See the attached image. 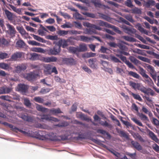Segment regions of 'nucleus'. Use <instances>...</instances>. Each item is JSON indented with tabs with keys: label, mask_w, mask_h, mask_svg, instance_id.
<instances>
[{
	"label": "nucleus",
	"mask_w": 159,
	"mask_h": 159,
	"mask_svg": "<svg viewBox=\"0 0 159 159\" xmlns=\"http://www.w3.org/2000/svg\"><path fill=\"white\" fill-rule=\"evenodd\" d=\"M24 134L26 136L39 139H42L43 138L47 137L45 132L43 131L39 130L33 132L32 131L28 130L27 131H25V133Z\"/></svg>",
	"instance_id": "obj_1"
},
{
	"label": "nucleus",
	"mask_w": 159,
	"mask_h": 159,
	"mask_svg": "<svg viewBox=\"0 0 159 159\" xmlns=\"http://www.w3.org/2000/svg\"><path fill=\"white\" fill-rule=\"evenodd\" d=\"M41 118L39 119V118H37L38 119H39L41 120H42L43 121H44V120H45L48 121H53L54 122H58L59 121V120L58 119L49 116L48 115L45 114H42L40 115Z\"/></svg>",
	"instance_id": "obj_2"
},
{
	"label": "nucleus",
	"mask_w": 159,
	"mask_h": 159,
	"mask_svg": "<svg viewBox=\"0 0 159 159\" xmlns=\"http://www.w3.org/2000/svg\"><path fill=\"white\" fill-rule=\"evenodd\" d=\"M136 26L138 28V30L142 33H143L146 35L149 36H153L154 39L157 40V41H159V37L157 36L155 34H152L151 35L148 34V31L145 29H144L141 26V25L139 23H138Z\"/></svg>",
	"instance_id": "obj_3"
},
{
	"label": "nucleus",
	"mask_w": 159,
	"mask_h": 159,
	"mask_svg": "<svg viewBox=\"0 0 159 159\" xmlns=\"http://www.w3.org/2000/svg\"><path fill=\"white\" fill-rule=\"evenodd\" d=\"M39 76L38 73H36L35 71L31 72L24 75L25 78L29 81H33Z\"/></svg>",
	"instance_id": "obj_4"
},
{
	"label": "nucleus",
	"mask_w": 159,
	"mask_h": 159,
	"mask_svg": "<svg viewBox=\"0 0 159 159\" xmlns=\"http://www.w3.org/2000/svg\"><path fill=\"white\" fill-rule=\"evenodd\" d=\"M61 51V48L56 43L53 48L49 49L48 52L49 55H57L59 54Z\"/></svg>",
	"instance_id": "obj_5"
},
{
	"label": "nucleus",
	"mask_w": 159,
	"mask_h": 159,
	"mask_svg": "<svg viewBox=\"0 0 159 159\" xmlns=\"http://www.w3.org/2000/svg\"><path fill=\"white\" fill-rule=\"evenodd\" d=\"M23 56V53L16 52L12 54L11 57L8 59L10 61H16L18 60Z\"/></svg>",
	"instance_id": "obj_6"
},
{
	"label": "nucleus",
	"mask_w": 159,
	"mask_h": 159,
	"mask_svg": "<svg viewBox=\"0 0 159 159\" xmlns=\"http://www.w3.org/2000/svg\"><path fill=\"white\" fill-rule=\"evenodd\" d=\"M62 61L66 64L70 66L75 65L77 63L76 61L72 57L64 58Z\"/></svg>",
	"instance_id": "obj_7"
},
{
	"label": "nucleus",
	"mask_w": 159,
	"mask_h": 159,
	"mask_svg": "<svg viewBox=\"0 0 159 159\" xmlns=\"http://www.w3.org/2000/svg\"><path fill=\"white\" fill-rule=\"evenodd\" d=\"M27 68L26 65L25 63L19 64L15 66V71L16 73H20L23 71H24Z\"/></svg>",
	"instance_id": "obj_8"
},
{
	"label": "nucleus",
	"mask_w": 159,
	"mask_h": 159,
	"mask_svg": "<svg viewBox=\"0 0 159 159\" xmlns=\"http://www.w3.org/2000/svg\"><path fill=\"white\" fill-rule=\"evenodd\" d=\"M7 27L8 30V34L11 37H13L15 36V34L16 32L14 27L9 24H7Z\"/></svg>",
	"instance_id": "obj_9"
},
{
	"label": "nucleus",
	"mask_w": 159,
	"mask_h": 159,
	"mask_svg": "<svg viewBox=\"0 0 159 159\" xmlns=\"http://www.w3.org/2000/svg\"><path fill=\"white\" fill-rule=\"evenodd\" d=\"M57 43L60 48L61 47L64 48H66L69 45L67 43L66 39H61L59 40Z\"/></svg>",
	"instance_id": "obj_10"
},
{
	"label": "nucleus",
	"mask_w": 159,
	"mask_h": 159,
	"mask_svg": "<svg viewBox=\"0 0 159 159\" xmlns=\"http://www.w3.org/2000/svg\"><path fill=\"white\" fill-rule=\"evenodd\" d=\"M83 25L84 26L93 28L99 30H102V28L100 26L94 24H91L88 22H84L83 23Z\"/></svg>",
	"instance_id": "obj_11"
},
{
	"label": "nucleus",
	"mask_w": 159,
	"mask_h": 159,
	"mask_svg": "<svg viewBox=\"0 0 159 159\" xmlns=\"http://www.w3.org/2000/svg\"><path fill=\"white\" fill-rule=\"evenodd\" d=\"M57 60V58L54 57H43L42 58L43 61L47 63L56 62Z\"/></svg>",
	"instance_id": "obj_12"
},
{
	"label": "nucleus",
	"mask_w": 159,
	"mask_h": 159,
	"mask_svg": "<svg viewBox=\"0 0 159 159\" xmlns=\"http://www.w3.org/2000/svg\"><path fill=\"white\" fill-rule=\"evenodd\" d=\"M28 58L31 61H35L38 59L39 56L35 53H30L27 54Z\"/></svg>",
	"instance_id": "obj_13"
},
{
	"label": "nucleus",
	"mask_w": 159,
	"mask_h": 159,
	"mask_svg": "<svg viewBox=\"0 0 159 159\" xmlns=\"http://www.w3.org/2000/svg\"><path fill=\"white\" fill-rule=\"evenodd\" d=\"M18 86L19 91L22 93H26L28 89L27 86L24 84H19Z\"/></svg>",
	"instance_id": "obj_14"
},
{
	"label": "nucleus",
	"mask_w": 159,
	"mask_h": 159,
	"mask_svg": "<svg viewBox=\"0 0 159 159\" xmlns=\"http://www.w3.org/2000/svg\"><path fill=\"white\" fill-rule=\"evenodd\" d=\"M17 30L21 35L25 38H26L28 35V33H27L24 28L22 27H17Z\"/></svg>",
	"instance_id": "obj_15"
},
{
	"label": "nucleus",
	"mask_w": 159,
	"mask_h": 159,
	"mask_svg": "<svg viewBox=\"0 0 159 159\" xmlns=\"http://www.w3.org/2000/svg\"><path fill=\"white\" fill-rule=\"evenodd\" d=\"M148 134L149 137L151 139L155 142L158 143L159 139L157 137L156 135L152 131L148 129Z\"/></svg>",
	"instance_id": "obj_16"
},
{
	"label": "nucleus",
	"mask_w": 159,
	"mask_h": 159,
	"mask_svg": "<svg viewBox=\"0 0 159 159\" xmlns=\"http://www.w3.org/2000/svg\"><path fill=\"white\" fill-rule=\"evenodd\" d=\"M50 113L54 115H57V114L62 113L63 112L59 108H52L49 110Z\"/></svg>",
	"instance_id": "obj_17"
},
{
	"label": "nucleus",
	"mask_w": 159,
	"mask_h": 159,
	"mask_svg": "<svg viewBox=\"0 0 159 159\" xmlns=\"http://www.w3.org/2000/svg\"><path fill=\"white\" fill-rule=\"evenodd\" d=\"M19 117L24 120L27 122H32L33 120V118L31 117L28 116L27 115H25L24 114L20 115Z\"/></svg>",
	"instance_id": "obj_18"
},
{
	"label": "nucleus",
	"mask_w": 159,
	"mask_h": 159,
	"mask_svg": "<svg viewBox=\"0 0 159 159\" xmlns=\"http://www.w3.org/2000/svg\"><path fill=\"white\" fill-rule=\"evenodd\" d=\"M131 143L133 146L138 151H139L142 150L141 146L138 142L132 140L131 142Z\"/></svg>",
	"instance_id": "obj_19"
},
{
	"label": "nucleus",
	"mask_w": 159,
	"mask_h": 159,
	"mask_svg": "<svg viewBox=\"0 0 159 159\" xmlns=\"http://www.w3.org/2000/svg\"><path fill=\"white\" fill-rule=\"evenodd\" d=\"M8 126L11 129V130L15 132H17L18 131L23 133L24 134L25 133V131H23L20 129H19L18 128L13 126L12 125L10 124H9Z\"/></svg>",
	"instance_id": "obj_20"
},
{
	"label": "nucleus",
	"mask_w": 159,
	"mask_h": 159,
	"mask_svg": "<svg viewBox=\"0 0 159 159\" xmlns=\"http://www.w3.org/2000/svg\"><path fill=\"white\" fill-rule=\"evenodd\" d=\"M44 71L45 74L50 75L51 74L52 68L51 65L49 64L45 65L44 66Z\"/></svg>",
	"instance_id": "obj_21"
},
{
	"label": "nucleus",
	"mask_w": 159,
	"mask_h": 159,
	"mask_svg": "<svg viewBox=\"0 0 159 159\" xmlns=\"http://www.w3.org/2000/svg\"><path fill=\"white\" fill-rule=\"evenodd\" d=\"M93 28H91L86 29L84 30L83 33L85 34L92 35L93 34L96 33V31L93 29Z\"/></svg>",
	"instance_id": "obj_22"
},
{
	"label": "nucleus",
	"mask_w": 159,
	"mask_h": 159,
	"mask_svg": "<svg viewBox=\"0 0 159 159\" xmlns=\"http://www.w3.org/2000/svg\"><path fill=\"white\" fill-rule=\"evenodd\" d=\"M30 35L33 37L34 39L37 40L38 41L44 43H46L47 41L45 39L38 36L32 34H31Z\"/></svg>",
	"instance_id": "obj_23"
},
{
	"label": "nucleus",
	"mask_w": 159,
	"mask_h": 159,
	"mask_svg": "<svg viewBox=\"0 0 159 159\" xmlns=\"http://www.w3.org/2000/svg\"><path fill=\"white\" fill-rule=\"evenodd\" d=\"M138 90H140L141 92L145 94L148 95L149 93L148 91H150V90H151V89L149 88L147 89L143 86L142 85L141 86V84H140V86L138 89Z\"/></svg>",
	"instance_id": "obj_24"
},
{
	"label": "nucleus",
	"mask_w": 159,
	"mask_h": 159,
	"mask_svg": "<svg viewBox=\"0 0 159 159\" xmlns=\"http://www.w3.org/2000/svg\"><path fill=\"white\" fill-rule=\"evenodd\" d=\"M5 14L9 20H13V14L10 11L6 9L4 10Z\"/></svg>",
	"instance_id": "obj_25"
},
{
	"label": "nucleus",
	"mask_w": 159,
	"mask_h": 159,
	"mask_svg": "<svg viewBox=\"0 0 159 159\" xmlns=\"http://www.w3.org/2000/svg\"><path fill=\"white\" fill-rule=\"evenodd\" d=\"M80 41L86 42H88L90 41L93 39L92 38V37H89L84 35H80Z\"/></svg>",
	"instance_id": "obj_26"
},
{
	"label": "nucleus",
	"mask_w": 159,
	"mask_h": 159,
	"mask_svg": "<svg viewBox=\"0 0 159 159\" xmlns=\"http://www.w3.org/2000/svg\"><path fill=\"white\" fill-rule=\"evenodd\" d=\"M96 61V59L95 58H91L89 59L88 61L89 66L91 68L95 69L96 66L95 64V63Z\"/></svg>",
	"instance_id": "obj_27"
},
{
	"label": "nucleus",
	"mask_w": 159,
	"mask_h": 159,
	"mask_svg": "<svg viewBox=\"0 0 159 159\" xmlns=\"http://www.w3.org/2000/svg\"><path fill=\"white\" fill-rule=\"evenodd\" d=\"M49 138L50 140L52 141H56L58 139L56 136V134L55 133H53L51 132L49 133L48 134Z\"/></svg>",
	"instance_id": "obj_28"
},
{
	"label": "nucleus",
	"mask_w": 159,
	"mask_h": 159,
	"mask_svg": "<svg viewBox=\"0 0 159 159\" xmlns=\"http://www.w3.org/2000/svg\"><path fill=\"white\" fill-rule=\"evenodd\" d=\"M140 84L139 83H135L132 81L129 82V85L134 89H137L140 86Z\"/></svg>",
	"instance_id": "obj_29"
},
{
	"label": "nucleus",
	"mask_w": 159,
	"mask_h": 159,
	"mask_svg": "<svg viewBox=\"0 0 159 159\" xmlns=\"http://www.w3.org/2000/svg\"><path fill=\"white\" fill-rule=\"evenodd\" d=\"M25 45V43L23 40L19 39L16 43V47L21 48H23Z\"/></svg>",
	"instance_id": "obj_30"
},
{
	"label": "nucleus",
	"mask_w": 159,
	"mask_h": 159,
	"mask_svg": "<svg viewBox=\"0 0 159 159\" xmlns=\"http://www.w3.org/2000/svg\"><path fill=\"white\" fill-rule=\"evenodd\" d=\"M69 50L70 53L73 54H77L79 52L78 47H69Z\"/></svg>",
	"instance_id": "obj_31"
},
{
	"label": "nucleus",
	"mask_w": 159,
	"mask_h": 159,
	"mask_svg": "<svg viewBox=\"0 0 159 159\" xmlns=\"http://www.w3.org/2000/svg\"><path fill=\"white\" fill-rule=\"evenodd\" d=\"M78 48L79 52H85L87 50V46L85 44H80Z\"/></svg>",
	"instance_id": "obj_32"
},
{
	"label": "nucleus",
	"mask_w": 159,
	"mask_h": 159,
	"mask_svg": "<svg viewBox=\"0 0 159 159\" xmlns=\"http://www.w3.org/2000/svg\"><path fill=\"white\" fill-rule=\"evenodd\" d=\"M96 54L95 53H93L91 52H87L82 54V57L83 58H89L90 57H94Z\"/></svg>",
	"instance_id": "obj_33"
},
{
	"label": "nucleus",
	"mask_w": 159,
	"mask_h": 159,
	"mask_svg": "<svg viewBox=\"0 0 159 159\" xmlns=\"http://www.w3.org/2000/svg\"><path fill=\"white\" fill-rule=\"evenodd\" d=\"M124 31L126 34H131L134 33L135 32L136 30L128 26Z\"/></svg>",
	"instance_id": "obj_34"
},
{
	"label": "nucleus",
	"mask_w": 159,
	"mask_h": 159,
	"mask_svg": "<svg viewBox=\"0 0 159 159\" xmlns=\"http://www.w3.org/2000/svg\"><path fill=\"white\" fill-rule=\"evenodd\" d=\"M118 133L120 137L125 138L127 139H129V137L127 134L124 131L120 130L118 131Z\"/></svg>",
	"instance_id": "obj_35"
},
{
	"label": "nucleus",
	"mask_w": 159,
	"mask_h": 159,
	"mask_svg": "<svg viewBox=\"0 0 159 159\" xmlns=\"http://www.w3.org/2000/svg\"><path fill=\"white\" fill-rule=\"evenodd\" d=\"M117 46L120 48V50L119 51H127L128 48L127 47L123 44L122 43H119L117 44Z\"/></svg>",
	"instance_id": "obj_36"
},
{
	"label": "nucleus",
	"mask_w": 159,
	"mask_h": 159,
	"mask_svg": "<svg viewBox=\"0 0 159 159\" xmlns=\"http://www.w3.org/2000/svg\"><path fill=\"white\" fill-rule=\"evenodd\" d=\"M138 115L142 120L143 121L148 120V117L143 113L138 112Z\"/></svg>",
	"instance_id": "obj_37"
},
{
	"label": "nucleus",
	"mask_w": 159,
	"mask_h": 159,
	"mask_svg": "<svg viewBox=\"0 0 159 159\" xmlns=\"http://www.w3.org/2000/svg\"><path fill=\"white\" fill-rule=\"evenodd\" d=\"M124 17L131 23H134V20L132 16L130 14H127L124 16Z\"/></svg>",
	"instance_id": "obj_38"
},
{
	"label": "nucleus",
	"mask_w": 159,
	"mask_h": 159,
	"mask_svg": "<svg viewBox=\"0 0 159 159\" xmlns=\"http://www.w3.org/2000/svg\"><path fill=\"white\" fill-rule=\"evenodd\" d=\"M99 25L100 26H104L110 28L111 25V24L108 23L106 22H104L102 20H100L99 21Z\"/></svg>",
	"instance_id": "obj_39"
},
{
	"label": "nucleus",
	"mask_w": 159,
	"mask_h": 159,
	"mask_svg": "<svg viewBox=\"0 0 159 159\" xmlns=\"http://www.w3.org/2000/svg\"><path fill=\"white\" fill-rule=\"evenodd\" d=\"M36 108V109L38 111L42 112H46L47 111V110H48V108L43 107L42 106L38 104H37Z\"/></svg>",
	"instance_id": "obj_40"
},
{
	"label": "nucleus",
	"mask_w": 159,
	"mask_h": 159,
	"mask_svg": "<svg viewBox=\"0 0 159 159\" xmlns=\"http://www.w3.org/2000/svg\"><path fill=\"white\" fill-rule=\"evenodd\" d=\"M122 38H123L125 40L130 42H136V39L134 38L130 37L129 36H124L122 37Z\"/></svg>",
	"instance_id": "obj_41"
},
{
	"label": "nucleus",
	"mask_w": 159,
	"mask_h": 159,
	"mask_svg": "<svg viewBox=\"0 0 159 159\" xmlns=\"http://www.w3.org/2000/svg\"><path fill=\"white\" fill-rule=\"evenodd\" d=\"M139 71L140 74L143 77L148 78V75L146 74V71L142 68H139Z\"/></svg>",
	"instance_id": "obj_42"
},
{
	"label": "nucleus",
	"mask_w": 159,
	"mask_h": 159,
	"mask_svg": "<svg viewBox=\"0 0 159 159\" xmlns=\"http://www.w3.org/2000/svg\"><path fill=\"white\" fill-rule=\"evenodd\" d=\"M128 75L134 77L136 79H139L140 75L136 72L130 71L128 72Z\"/></svg>",
	"instance_id": "obj_43"
},
{
	"label": "nucleus",
	"mask_w": 159,
	"mask_h": 159,
	"mask_svg": "<svg viewBox=\"0 0 159 159\" xmlns=\"http://www.w3.org/2000/svg\"><path fill=\"white\" fill-rule=\"evenodd\" d=\"M131 11H132L131 13L133 14H141L142 13L141 9L136 7L131 9Z\"/></svg>",
	"instance_id": "obj_44"
},
{
	"label": "nucleus",
	"mask_w": 159,
	"mask_h": 159,
	"mask_svg": "<svg viewBox=\"0 0 159 159\" xmlns=\"http://www.w3.org/2000/svg\"><path fill=\"white\" fill-rule=\"evenodd\" d=\"M148 71L149 72L151 75L154 73L155 70L154 68L150 65L148 64L147 66Z\"/></svg>",
	"instance_id": "obj_45"
},
{
	"label": "nucleus",
	"mask_w": 159,
	"mask_h": 159,
	"mask_svg": "<svg viewBox=\"0 0 159 159\" xmlns=\"http://www.w3.org/2000/svg\"><path fill=\"white\" fill-rule=\"evenodd\" d=\"M131 119L133 122L137 125L142 127L143 126L142 123L138 120L136 117H132Z\"/></svg>",
	"instance_id": "obj_46"
},
{
	"label": "nucleus",
	"mask_w": 159,
	"mask_h": 159,
	"mask_svg": "<svg viewBox=\"0 0 159 159\" xmlns=\"http://www.w3.org/2000/svg\"><path fill=\"white\" fill-rule=\"evenodd\" d=\"M0 68L4 70H7L9 68V65L4 62L0 63Z\"/></svg>",
	"instance_id": "obj_47"
},
{
	"label": "nucleus",
	"mask_w": 159,
	"mask_h": 159,
	"mask_svg": "<svg viewBox=\"0 0 159 159\" xmlns=\"http://www.w3.org/2000/svg\"><path fill=\"white\" fill-rule=\"evenodd\" d=\"M9 57L7 53L5 52H0V60Z\"/></svg>",
	"instance_id": "obj_48"
},
{
	"label": "nucleus",
	"mask_w": 159,
	"mask_h": 159,
	"mask_svg": "<svg viewBox=\"0 0 159 159\" xmlns=\"http://www.w3.org/2000/svg\"><path fill=\"white\" fill-rule=\"evenodd\" d=\"M80 119L82 120L86 121L88 122L89 121L91 120V119L90 118L88 117L87 115H85L83 113L82 114Z\"/></svg>",
	"instance_id": "obj_49"
},
{
	"label": "nucleus",
	"mask_w": 159,
	"mask_h": 159,
	"mask_svg": "<svg viewBox=\"0 0 159 159\" xmlns=\"http://www.w3.org/2000/svg\"><path fill=\"white\" fill-rule=\"evenodd\" d=\"M34 100L36 102L39 103H43L44 101L43 98L39 96L35 97L34 98Z\"/></svg>",
	"instance_id": "obj_50"
},
{
	"label": "nucleus",
	"mask_w": 159,
	"mask_h": 159,
	"mask_svg": "<svg viewBox=\"0 0 159 159\" xmlns=\"http://www.w3.org/2000/svg\"><path fill=\"white\" fill-rule=\"evenodd\" d=\"M131 94L135 99L137 100L140 101H142V99L141 98V97L139 94H135L133 93H132Z\"/></svg>",
	"instance_id": "obj_51"
},
{
	"label": "nucleus",
	"mask_w": 159,
	"mask_h": 159,
	"mask_svg": "<svg viewBox=\"0 0 159 159\" xmlns=\"http://www.w3.org/2000/svg\"><path fill=\"white\" fill-rule=\"evenodd\" d=\"M28 43L29 44L32 46H41V44L40 43H38L34 40H30L28 41Z\"/></svg>",
	"instance_id": "obj_52"
},
{
	"label": "nucleus",
	"mask_w": 159,
	"mask_h": 159,
	"mask_svg": "<svg viewBox=\"0 0 159 159\" xmlns=\"http://www.w3.org/2000/svg\"><path fill=\"white\" fill-rule=\"evenodd\" d=\"M91 2L96 7L101 5V3L99 0H90Z\"/></svg>",
	"instance_id": "obj_53"
},
{
	"label": "nucleus",
	"mask_w": 159,
	"mask_h": 159,
	"mask_svg": "<svg viewBox=\"0 0 159 159\" xmlns=\"http://www.w3.org/2000/svg\"><path fill=\"white\" fill-rule=\"evenodd\" d=\"M99 15L100 17L105 20L109 21L110 20V17L107 15L102 13H99Z\"/></svg>",
	"instance_id": "obj_54"
},
{
	"label": "nucleus",
	"mask_w": 159,
	"mask_h": 159,
	"mask_svg": "<svg viewBox=\"0 0 159 159\" xmlns=\"http://www.w3.org/2000/svg\"><path fill=\"white\" fill-rule=\"evenodd\" d=\"M155 2L153 0H148L145 3V5L147 7H149L151 6L155 5Z\"/></svg>",
	"instance_id": "obj_55"
},
{
	"label": "nucleus",
	"mask_w": 159,
	"mask_h": 159,
	"mask_svg": "<svg viewBox=\"0 0 159 159\" xmlns=\"http://www.w3.org/2000/svg\"><path fill=\"white\" fill-rule=\"evenodd\" d=\"M73 16L76 19L81 20L84 19L81 17V15L78 12H75V13L73 15Z\"/></svg>",
	"instance_id": "obj_56"
},
{
	"label": "nucleus",
	"mask_w": 159,
	"mask_h": 159,
	"mask_svg": "<svg viewBox=\"0 0 159 159\" xmlns=\"http://www.w3.org/2000/svg\"><path fill=\"white\" fill-rule=\"evenodd\" d=\"M100 124L103 126L107 127L109 128L112 127L111 125L108 123L106 121L104 122L102 121L100 123Z\"/></svg>",
	"instance_id": "obj_57"
},
{
	"label": "nucleus",
	"mask_w": 159,
	"mask_h": 159,
	"mask_svg": "<svg viewBox=\"0 0 159 159\" xmlns=\"http://www.w3.org/2000/svg\"><path fill=\"white\" fill-rule=\"evenodd\" d=\"M97 132L98 133H100L102 134L107 135V136H110L108 132H107L105 130L102 129H98L97 130Z\"/></svg>",
	"instance_id": "obj_58"
},
{
	"label": "nucleus",
	"mask_w": 159,
	"mask_h": 159,
	"mask_svg": "<svg viewBox=\"0 0 159 159\" xmlns=\"http://www.w3.org/2000/svg\"><path fill=\"white\" fill-rule=\"evenodd\" d=\"M110 59L112 61L116 63L121 62V61L118 59L113 56H110Z\"/></svg>",
	"instance_id": "obj_59"
},
{
	"label": "nucleus",
	"mask_w": 159,
	"mask_h": 159,
	"mask_svg": "<svg viewBox=\"0 0 159 159\" xmlns=\"http://www.w3.org/2000/svg\"><path fill=\"white\" fill-rule=\"evenodd\" d=\"M50 90V89L49 88H43L41 89L39 92L42 94H45L49 92Z\"/></svg>",
	"instance_id": "obj_60"
},
{
	"label": "nucleus",
	"mask_w": 159,
	"mask_h": 159,
	"mask_svg": "<svg viewBox=\"0 0 159 159\" xmlns=\"http://www.w3.org/2000/svg\"><path fill=\"white\" fill-rule=\"evenodd\" d=\"M125 5L129 7H132L133 6L131 0H126L125 2Z\"/></svg>",
	"instance_id": "obj_61"
},
{
	"label": "nucleus",
	"mask_w": 159,
	"mask_h": 159,
	"mask_svg": "<svg viewBox=\"0 0 159 159\" xmlns=\"http://www.w3.org/2000/svg\"><path fill=\"white\" fill-rule=\"evenodd\" d=\"M108 150L111 153H112L114 155L117 157H120V154L118 152H116L115 151L112 149H108Z\"/></svg>",
	"instance_id": "obj_62"
},
{
	"label": "nucleus",
	"mask_w": 159,
	"mask_h": 159,
	"mask_svg": "<svg viewBox=\"0 0 159 159\" xmlns=\"http://www.w3.org/2000/svg\"><path fill=\"white\" fill-rule=\"evenodd\" d=\"M10 7L12 9V10L15 12H16L18 13L21 12V10H20V9L19 8H17L16 7L11 5H10Z\"/></svg>",
	"instance_id": "obj_63"
},
{
	"label": "nucleus",
	"mask_w": 159,
	"mask_h": 159,
	"mask_svg": "<svg viewBox=\"0 0 159 159\" xmlns=\"http://www.w3.org/2000/svg\"><path fill=\"white\" fill-rule=\"evenodd\" d=\"M152 148L156 152H159V146L156 143H154L152 145Z\"/></svg>",
	"instance_id": "obj_64"
}]
</instances>
